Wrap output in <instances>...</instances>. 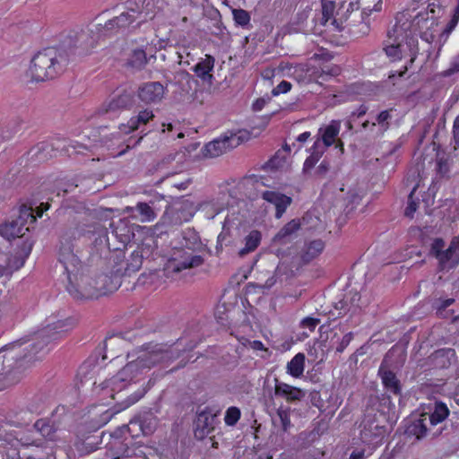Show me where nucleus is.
<instances>
[{
	"instance_id": "f03ea898",
	"label": "nucleus",
	"mask_w": 459,
	"mask_h": 459,
	"mask_svg": "<svg viewBox=\"0 0 459 459\" xmlns=\"http://www.w3.org/2000/svg\"><path fill=\"white\" fill-rule=\"evenodd\" d=\"M395 24L387 32V39L383 43V51L390 62L404 61L400 70H392L389 79L402 78L415 62L419 55V40L412 22L406 14L400 13L395 17Z\"/></svg>"
},
{
	"instance_id": "4468645a",
	"label": "nucleus",
	"mask_w": 459,
	"mask_h": 459,
	"mask_svg": "<svg viewBox=\"0 0 459 459\" xmlns=\"http://www.w3.org/2000/svg\"><path fill=\"white\" fill-rule=\"evenodd\" d=\"M204 264L203 256L194 255L185 249H178L174 251L171 258L165 266L168 273H180L182 270L195 268Z\"/></svg>"
},
{
	"instance_id": "412c9836",
	"label": "nucleus",
	"mask_w": 459,
	"mask_h": 459,
	"mask_svg": "<svg viewBox=\"0 0 459 459\" xmlns=\"http://www.w3.org/2000/svg\"><path fill=\"white\" fill-rule=\"evenodd\" d=\"M56 427L48 419H39L35 421L33 428L24 435H32L44 439L48 444H52L56 440Z\"/></svg>"
},
{
	"instance_id": "9b49d317",
	"label": "nucleus",
	"mask_w": 459,
	"mask_h": 459,
	"mask_svg": "<svg viewBox=\"0 0 459 459\" xmlns=\"http://www.w3.org/2000/svg\"><path fill=\"white\" fill-rule=\"evenodd\" d=\"M111 231L108 233L106 229L101 230V237L105 239L106 245L110 251L117 252V258L122 255V249L131 242L134 237L133 225L126 219L110 223Z\"/></svg>"
},
{
	"instance_id": "2eb2a0df",
	"label": "nucleus",
	"mask_w": 459,
	"mask_h": 459,
	"mask_svg": "<svg viewBox=\"0 0 459 459\" xmlns=\"http://www.w3.org/2000/svg\"><path fill=\"white\" fill-rule=\"evenodd\" d=\"M124 250L125 249H122V256L120 258H117V252H115L109 258V261H112L114 268L121 270V274L123 276H130L141 269L143 265V255L141 250L136 249L132 252L128 259H125Z\"/></svg>"
},
{
	"instance_id": "393cba45",
	"label": "nucleus",
	"mask_w": 459,
	"mask_h": 459,
	"mask_svg": "<svg viewBox=\"0 0 459 459\" xmlns=\"http://www.w3.org/2000/svg\"><path fill=\"white\" fill-rule=\"evenodd\" d=\"M215 65V58L212 55L206 54L204 58H201L193 67L192 71L203 82H211L213 78L212 71Z\"/></svg>"
},
{
	"instance_id": "f704fd0d",
	"label": "nucleus",
	"mask_w": 459,
	"mask_h": 459,
	"mask_svg": "<svg viewBox=\"0 0 459 459\" xmlns=\"http://www.w3.org/2000/svg\"><path fill=\"white\" fill-rule=\"evenodd\" d=\"M147 62L148 60L145 51L142 48H136L132 51L128 57L127 65L132 68L141 70L146 65Z\"/></svg>"
},
{
	"instance_id": "69168bd1",
	"label": "nucleus",
	"mask_w": 459,
	"mask_h": 459,
	"mask_svg": "<svg viewBox=\"0 0 459 459\" xmlns=\"http://www.w3.org/2000/svg\"><path fill=\"white\" fill-rule=\"evenodd\" d=\"M277 74L276 68H266L263 71L262 76L265 79H271Z\"/></svg>"
},
{
	"instance_id": "de8ad7c7",
	"label": "nucleus",
	"mask_w": 459,
	"mask_h": 459,
	"mask_svg": "<svg viewBox=\"0 0 459 459\" xmlns=\"http://www.w3.org/2000/svg\"><path fill=\"white\" fill-rule=\"evenodd\" d=\"M335 2H336L335 0L328 1V2L322 0V13H323V18L325 20V22H327L329 19H331L333 16V9H334Z\"/></svg>"
},
{
	"instance_id": "f257e3e1",
	"label": "nucleus",
	"mask_w": 459,
	"mask_h": 459,
	"mask_svg": "<svg viewBox=\"0 0 459 459\" xmlns=\"http://www.w3.org/2000/svg\"><path fill=\"white\" fill-rule=\"evenodd\" d=\"M199 341L190 340L187 342L186 335L180 337L178 342L170 347L164 344L143 345V350L135 359L130 360L116 376L105 380L99 387L98 394L102 399L109 398L122 400L119 409L116 412L125 410L140 400L143 395V392L140 391L126 396L121 394L132 383L140 380V376L146 370L151 369L159 364L167 363L168 361L178 358L181 351H190L195 349Z\"/></svg>"
},
{
	"instance_id": "c756f323",
	"label": "nucleus",
	"mask_w": 459,
	"mask_h": 459,
	"mask_svg": "<svg viewBox=\"0 0 459 459\" xmlns=\"http://www.w3.org/2000/svg\"><path fill=\"white\" fill-rule=\"evenodd\" d=\"M379 374L385 389L394 395H400L402 385L396 375L391 370H379Z\"/></svg>"
},
{
	"instance_id": "8fccbe9b",
	"label": "nucleus",
	"mask_w": 459,
	"mask_h": 459,
	"mask_svg": "<svg viewBox=\"0 0 459 459\" xmlns=\"http://www.w3.org/2000/svg\"><path fill=\"white\" fill-rule=\"evenodd\" d=\"M292 88V84L288 81H281L276 87L272 90L273 96H278L289 92Z\"/></svg>"
},
{
	"instance_id": "0eeeda50",
	"label": "nucleus",
	"mask_w": 459,
	"mask_h": 459,
	"mask_svg": "<svg viewBox=\"0 0 459 459\" xmlns=\"http://www.w3.org/2000/svg\"><path fill=\"white\" fill-rule=\"evenodd\" d=\"M49 207L48 203H41L36 209V214H34V210L31 206L22 204L15 220L0 225V236L8 240L23 237L27 231L30 230V226L36 222L37 218H41Z\"/></svg>"
},
{
	"instance_id": "a878e982",
	"label": "nucleus",
	"mask_w": 459,
	"mask_h": 459,
	"mask_svg": "<svg viewBox=\"0 0 459 459\" xmlns=\"http://www.w3.org/2000/svg\"><path fill=\"white\" fill-rule=\"evenodd\" d=\"M154 118L152 109L144 108L136 116L132 117L126 125H121L119 129L125 134H130L137 130L142 125H146Z\"/></svg>"
},
{
	"instance_id": "a19ab883",
	"label": "nucleus",
	"mask_w": 459,
	"mask_h": 459,
	"mask_svg": "<svg viewBox=\"0 0 459 459\" xmlns=\"http://www.w3.org/2000/svg\"><path fill=\"white\" fill-rule=\"evenodd\" d=\"M241 416L240 410L236 406H231L227 409L224 417V422L227 426H234L239 420Z\"/></svg>"
},
{
	"instance_id": "6e6d98bb",
	"label": "nucleus",
	"mask_w": 459,
	"mask_h": 459,
	"mask_svg": "<svg viewBox=\"0 0 459 459\" xmlns=\"http://www.w3.org/2000/svg\"><path fill=\"white\" fill-rule=\"evenodd\" d=\"M115 412H112L109 410H105L104 411H101L100 415V420L96 421L98 428L106 425L111 420Z\"/></svg>"
},
{
	"instance_id": "b1692460",
	"label": "nucleus",
	"mask_w": 459,
	"mask_h": 459,
	"mask_svg": "<svg viewBox=\"0 0 459 459\" xmlns=\"http://www.w3.org/2000/svg\"><path fill=\"white\" fill-rule=\"evenodd\" d=\"M274 394L284 398L288 403L300 401L305 396L302 389L280 382L278 379H275Z\"/></svg>"
},
{
	"instance_id": "72a5a7b5",
	"label": "nucleus",
	"mask_w": 459,
	"mask_h": 459,
	"mask_svg": "<svg viewBox=\"0 0 459 459\" xmlns=\"http://www.w3.org/2000/svg\"><path fill=\"white\" fill-rule=\"evenodd\" d=\"M305 355L304 353H297L288 363H287V373L291 377L298 378L303 375L305 368Z\"/></svg>"
},
{
	"instance_id": "cd10ccee",
	"label": "nucleus",
	"mask_w": 459,
	"mask_h": 459,
	"mask_svg": "<svg viewBox=\"0 0 459 459\" xmlns=\"http://www.w3.org/2000/svg\"><path fill=\"white\" fill-rule=\"evenodd\" d=\"M382 6L383 0H358L355 3L351 2L349 4L347 12H353L354 10L361 8L362 14L369 16L374 12L382 11Z\"/></svg>"
},
{
	"instance_id": "c85d7f7f",
	"label": "nucleus",
	"mask_w": 459,
	"mask_h": 459,
	"mask_svg": "<svg viewBox=\"0 0 459 459\" xmlns=\"http://www.w3.org/2000/svg\"><path fill=\"white\" fill-rule=\"evenodd\" d=\"M325 249V242L321 239H315L307 243L301 251L300 258L303 263L308 264L316 258Z\"/></svg>"
},
{
	"instance_id": "4be33fe9",
	"label": "nucleus",
	"mask_w": 459,
	"mask_h": 459,
	"mask_svg": "<svg viewBox=\"0 0 459 459\" xmlns=\"http://www.w3.org/2000/svg\"><path fill=\"white\" fill-rule=\"evenodd\" d=\"M300 227L301 223L299 219H293L287 222L273 238V246L281 247L290 244Z\"/></svg>"
},
{
	"instance_id": "680f3d73",
	"label": "nucleus",
	"mask_w": 459,
	"mask_h": 459,
	"mask_svg": "<svg viewBox=\"0 0 459 459\" xmlns=\"http://www.w3.org/2000/svg\"><path fill=\"white\" fill-rule=\"evenodd\" d=\"M329 167H330L329 162L326 160H323L317 167L316 173L318 176H323L329 170Z\"/></svg>"
},
{
	"instance_id": "f3484780",
	"label": "nucleus",
	"mask_w": 459,
	"mask_h": 459,
	"mask_svg": "<svg viewBox=\"0 0 459 459\" xmlns=\"http://www.w3.org/2000/svg\"><path fill=\"white\" fill-rule=\"evenodd\" d=\"M239 143L240 138L237 134L223 135L206 143L203 149V153L205 157L216 158L237 147Z\"/></svg>"
},
{
	"instance_id": "6e6552de",
	"label": "nucleus",
	"mask_w": 459,
	"mask_h": 459,
	"mask_svg": "<svg viewBox=\"0 0 459 459\" xmlns=\"http://www.w3.org/2000/svg\"><path fill=\"white\" fill-rule=\"evenodd\" d=\"M341 131V120L333 119L325 126L318 129V134L312 146L307 149L309 155L303 164V171L307 173L315 168L323 157L327 148L333 146L339 138Z\"/></svg>"
},
{
	"instance_id": "338daca9",
	"label": "nucleus",
	"mask_w": 459,
	"mask_h": 459,
	"mask_svg": "<svg viewBox=\"0 0 459 459\" xmlns=\"http://www.w3.org/2000/svg\"><path fill=\"white\" fill-rule=\"evenodd\" d=\"M449 71L451 74L459 72V54L452 61Z\"/></svg>"
},
{
	"instance_id": "09e8293b",
	"label": "nucleus",
	"mask_w": 459,
	"mask_h": 459,
	"mask_svg": "<svg viewBox=\"0 0 459 459\" xmlns=\"http://www.w3.org/2000/svg\"><path fill=\"white\" fill-rule=\"evenodd\" d=\"M445 247V241L441 238H437L433 240L430 247V254L436 258L440 255Z\"/></svg>"
},
{
	"instance_id": "a18cd8bd",
	"label": "nucleus",
	"mask_w": 459,
	"mask_h": 459,
	"mask_svg": "<svg viewBox=\"0 0 459 459\" xmlns=\"http://www.w3.org/2000/svg\"><path fill=\"white\" fill-rule=\"evenodd\" d=\"M277 415L281 420L283 430H287L290 427V409L280 407L277 410Z\"/></svg>"
},
{
	"instance_id": "c03bdc74",
	"label": "nucleus",
	"mask_w": 459,
	"mask_h": 459,
	"mask_svg": "<svg viewBox=\"0 0 459 459\" xmlns=\"http://www.w3.org/2000/svg\"><path fill=\"white\" fill-rule=\"evenodd\" d=\"M296 69V65H292L289 62H281L276 67L277 74H281L282 76L292 77L294 79V72Z\"/></svg>"
},
{
	"instance_id": "e433bc0d",
	"label": "nucleus",
	"mask_w": 459,
	"mask_h": 459,
	"mask_svg": "<svg viewBox=\"0 0 459 459\" xmlns=\"http://www.w3.org/2000/svg\"><path fill=\"white\" fill-rule=\"evenodd\" d=\"M193 216L194 212L192 211V204L188 202L182 203L179 208L175 209V212L173 214L175 222L178 224L189 221Z\"/></svg>"
},
{
	"instance_id": "6ab92c4d",
	"label": "nucleus",
	"mask_w": 459,
	"mask_h": 459,
	"mask_svg": "<svg viewBox=\"0 0 459 459\" xmlns=\"http://www.w3.org/2000/svg\"><path fill=\"white\" fill-rule=\"evenodd\" d=\"M126 438L124 441L114 440L110 443V447L107 452L108 459H120V458H130V457H138L140 454H143L141 447L142 446H129V442H126Z\"/></svg>"
},
{
	"instance_id": "774afa93",
	"label": "nucleus",
	"mask_w": 459,
	"mask_h": 459,
	"mask_svg": "<svg viewBox=\"0 0 459 459\" xmlns=\"http://www.w3.org/2000/svg\"><path fill=\"white\" fill-rule=\"evenodd\" d=\"M361 128L363 130H368V131H374L375 129V124L373 121H369V120H365L362 124H361Z\"/></svg>"
},
{
	"instance_id": "e2e57ef3",
	"label": "nucleus",
	"mask_w": 459,
	"mask_h": 459,
	"mask_svg": "<svg viewBox=\"0 0 459 459\" xmlns=\"http://www.w3.org/2000/svg\"><path fill=\"white\" fill-rule=\"evenodd\" d=\"M458 20H459V2H458L457 6L455 9L452 19L449 22V29L454 28L456 25V23L458 22Z\"/></svg>"
},
{
	"instance_id": "0e129e2a",
	"label": "nucleus",
	"mask_w": 459,
	"mask_h": 459,
	"mask_svg": "<svg viewBox=\"0 0 459 459\" xmlns=\"http://www.w3.org/2000/svg\"><path fill=\"white\" fill-rule=\"evenodd\" d=\"M365 449L355 450L351 455L349 459H366Z\"/></svg>"
},
{
	"instance_id": "1a4fd4ad",
	"label": "nucleus",
	"mask_w": 459,
	"mask_h": 459,
	"mask_svg": "<svg viewBox=\"0 0 459 459\" xmlns=\"http://www.w3.org/2000/svg\"><path fill=\"white\" fill-rule=\"evenodd\" d=\"M77 325L72 316L64 319L49 320L48 323L36 333V342L31 345V351L36 357L40 351L52 342H56L67 335Z\"/></svg>"
},
{
	"instance_id": "39448f33",
	"label": "nucleus",
	"mask_w": 459,
	"mask_h": 459,
	"mask_svg": "<svg viewBox=\"0 0 459 459\" xmlns=\"http://www.w3.org/2000/svg\"><path fill=\"white\" fill-rule=\"evenodd\" d=\"M76 238V230H70L65 232L60 239L58 249V261L64 266L65 273L68 280L66 290L72 285L78 286L80 282H84V275L81 273L82 262L78 255V251H74V241Z\"/></svg>"
},
{
	"instance_id": "37998d69",
	"label": "nucleus",
	"mask_w": 459,
	"mask_h": 459,
	"mask_svg": "<svg viewBox=\"0 0 459 459\" xmlns=\"http://www.w3.org/2000/svg\"><path fill=\"white\" fill-rule=\"evenodd\" d=\"M136 209L139 214L142 216V221H151L156 217L153 210L147 203H138Z\"/></svg>"
},
{
	"instance_id": "ddd939ff",
	"label": "nucleus",
	"mask_w": 459,
	"mask_h": 459,
	"mask_svg": "<svg viewBox=\"0 0 459 459\" xmlns=\"http://www.w3.org/2000/svg\"><path fill=\"white\" fill-rule=\"evenodd\" d=\"M22 446L28 451L23 453L25 459H56L55 447L44 439L32 435H22L20 437Z\"/></svg>"
},
{
	"instance_id": "3c124183",
	"label": "nucleus",
	"mask_w": 459,
	"mask_h": 459,
	"mask_svg": "<svg viewBox=\"0 0 459 459\" xmlns=\"http://www.w3.org/2000/svg\"><path fill=\"white\" fill-rule=\"evenodd\" d=\"M319 323H320V319L319 318H316V317H312V316H307V317H305V318H303L301 320L300 325L303 328H307L311 332H313Z\"/></svg>"
},
{
	"instance_id": "20e7f679",
	"label": "nucleus",
	"mask_w": 459,
	"mask_h": 459,
	"mask_svg": "<svg viewBox=\"0 0 459 459\" xmlns=\"http://www.w3.org/2000/svg\"><path fill=\"white\" fill-rule=\"evenodd\" d=\"M123 275L121 270L114 268L111 264V269L108 273L99 274L94 281V286L88 282V278L84 276V282H80L78 286L72 285L68 288L69 294L76 299H97L112 293L118 290L121 286Z\"/></svg>"
},
{
	"instance_id": "c9c22d12",
	"label": "nucleus",
	"mask_w": 459,
	"mask_h": 459,
	"mask_svg": "<svg viewBox=\"0 0 459 459\" xmlns=\"http://www.w3.org/2000/svg\"><path fill=\"white\" fill-rule=\"evenodd\" d=\"M394 108H388L380 111L375 117V127L378 126V130L384 134L386 132L391 126V120L393 118Z\"/></svg>"
},
{
	"instance_id": "2f4dec72",
	"label": "nucleus",
	"mask_w": 459,
	"mask_h": 459,
	"mask_svg": "<svg viewBox=\"0 0 459 459\" xmlns=\"http://www.w3.org/2000/svg\"><path fill=\"white\" fill-rule=\"evenodd\" d=\"M429 426H437L444 421L449 415V409L444 403H437L434 411L430 413H423Z\"/></svg>"
},
{
	"instance_id": "49530a36",
	"label": "nucleus",
	"mask_w": 459,
	"mask_h": 459,
	"mask_svg": "<svg viewBox=\"0 0 459 459\" xmlns=\"http://www.w3.org/2000/svg\"><path fill=\"white\" fill-rule=\"evenodd\" d=\"M126 428L132 437H138L140 433L144 434L142 422L139 420H130Z\"/></svg>"
},
{
	"instance_id": "4c0bfd02",
	"label": "nucleus",
	"mask_w": 459,
	"mask_h": 459,
	"mask_svg": "<svg viewBox=\"0 0 459 459\" xmlns=\"http://www.w3.org/2000/svg\"><path fill=\"white\" fill-rule=\"evenodd\" d=\"M136 12L131 10L129 12H124L120 15L114 17L112 19V22H117V28L125 30L136 21Z\"/></svg>"
},
{
	"instance_id": "473e14b6",
	"label": "nucleus",
	"mask_w": 459,
	"mask_h": 459,
	"mask_svg": "<svg viewBox=\"0 0 459 459\" xmlns=\"http://www.w3.org/2000/svg\"><path fill=\"white\" fill-rule=\"evenodd\" d=\"M262 241V233L257 230H251L244 238L245 247L238 251L239 256L254 252Z\"/></svg>"
},
{
	"instance_id": "603ef678",
	"label": "nucleus",
	"mask_w": 459,
	"mask_h": 459,
	"mask_svg": "<svg viewBox=\"0 0 459 459\" xmlns=\"http://www.w3.org/2000/svg\"><path fill=\"white\" fill-rule=\"evenodd\" d=\"M352 339H353V333L351 332L344 334L343 337L342 338L340 343L336 347V351L340 352V353L343 352V351L349 346V344L351 343Z\"/></svg>"
},
{
	"instance_id": "f8f14e48",
	"label": "nucleus",
	"mask_w": 459,
	"mask_h": 459,
	"mask_svg": "<svg viewBox=\"0 0 459 459\" xmlns=\"http://www.w3.org/2000/svg\"><path fill=\"white\" fill-rule=\"evenodd\" d=\"M100 39L102 38L96 25H92V27L70 31L64 45L70 49L74 48L78 55H87L96 48Z\"/></svg>"
},
{
	"instance_id": "864d4df0",
	"label": "nucleus",
	"mask_w": 459,
	"mask_h": 459,
	"mask_svg": "<svg viewBox=\"0 0 459 459\" xmlns=\"http://www.w3.org/2000/svg\"><path fill=\"white\" fill-rule=\"evenodd\" d=\"M64 149L69 153H83V151L89 150V147L83 143L64 145Z\"/></svg>"
},
{
	"instance_id": "aec40b11",
	"label": "nucleus",
	"mask_w": 459,
	"mask_h": 459,
	"mask_svg": "<svg viewBox=\"0 0 459 459\" xmlns=\"http://www.w3.org/2000/svg\"><path fill=\"white\" fill-rule=\"evenodd\" d=\"M261 197L267 203L274 205L276 219H281L292 203L291 197L274 190L263 191Z\"/></svg>"
},
{
	"instance_id": "58836bf2",
	"label": "nucleus",
	"mask_w": 459,
	"mask_h": 459,
	"mask_svg": "<svg viewBox=\"0 0 459 459\" xmlns=\"http://www.w3.org/2000/svg\"><path fill=\"white\" fill-rule=\"evenodd\" d=\"M96 29H98L102 39L122 31L121 29L117 28V22H112V19L106 22L104 25L96 24Z\"/></svg>"
},
{
	"instance_id": "ea45409f",
	"label": "nucleus",
	"mask_w": 459,
	"mask_h": 459,
	"mask_svg": "<svg viewBox=\"0 0 459 459\" xmlns=\"http://www.w3.org/2000/svg\"><path fill=\"white\" fill-rule=\"evenodd\" d=\"M232 15L235 24L241 27H246L250 23V13L241 8L232 9Z\"/></svg>"
},
{
	"instance_id": "4d7b16f0",
	"label": "nucleus",
	"mask_w": 459,
	"mask_h": 459,
	"mask_svg": "<svg viewBox=\"0 0 459 459\" xmlns=\"http://www.w3.org/2000/svg\"><path fill=\"white\" fill-rule=\"evenodd\" d=\"M368 107L365 104H361L351 113L350 117L356 120L358 118L364 117L368 113Z\"/></svg>"
},
{
	"instance_id": "7ed1b4c3",
	"label": "nucleus",
	"mask_w": 459,
	"mask_h": 459,
	"mask_svg": "<svg viewBox=\"0 0 459 459\" xmlns=\"http://www.w3.org/2000/svg\"><path fill=\"white\" fill-rule=\"evenodd\" d=\"M68 64L69 58L65 51L47 48L34 55L27 73L33 82H46L63 74Z\"/></svg>"
},
{
	"instance_id": "13d9d810",
	"label": "nucleus",
	"mask_w": 459,
	"mask_h": 459,
	"mask_svg": "<svg viewBox=\"0 0 459 459\" xmlns=\"http://www.w3.org/2000/svg\"><path fill=\"white\" fill-rule=\"evenodd\" d=\"M310 136L311 133L309 131L303 132L297 136L296 141L299 143V144L297 147L296 152L302 148L303 143H306L310 138Z\"/></svg>"
},
{
	"instance_id": "bb28decb",
	"label": "nucleus",
	"mask_w": 459,
	"mask_h": 459,
	"mask_svg": "<svg viewBox=\"0 0 459 459\" xmlns=\"http://www.w3.org/2000/svg\"><path fill=\"white\" fill-rule=\"evenodd\" d=\"M429 427L426 416L421 413L419 418L411 420L406 426L405 432L409 436H414L417 439H420L427 435Z\"/></svg>"
},
{
	"instance_id": "052dcab7",
	"label": "nucleus",
	"mask_w": 459,
	"mask_h": 459,
	"mask_svg": "<svg viewBox=\"0 0 459 459\" xmlns=\"http://www.w3.org/2000/svg\"><path fill=\"white\" fill-rule=\"evenodd\" d=\"M265 104H266V100L264 98H259L253 102L252 109L254 111H260L264 108Z\"/></svg>"
},
{
	"instance_id": "423d86ee",
	"label": "nucleus",
	"mask_w": 459,
	"mask_h": 459,
	"mask_svg": "<svg viewBox=\"0 0 459 459\" xmlns=\"http://www.w3.org/2000/svg\"><path fill=\"white\" fill-rule=\"evenodd\" d=\"M359 439L371 450L380 446L389 433L386 415L383 411H367L359 425Z\"/></svg>"
},
{
	"instance_id": "dca6fc26",
	"label": "nucleus",
	"mask_w": 459,
	"mask_h": 459,
	"mask_svg": "<svg viewBox=\"0 0 459 459\" xmlns=\"http://www.w3.org/2000/svg\"><path fill=\"white\" fill-rule=\"evenodd\" d=\"M134 102V92L131 89L117 88L103 105L105 113L129 109Z\"/></svg>"
},
{
	"instance_id": "7c9ffc66",
	"label": "nucleus",
	"mask_w": 459,
	"mask_h": 459,
	"mask_svg": "<svg viewBox=\"0 0 459 459\" xmlns=\"http://www.w3.org/2000/svg\"><path fill=\"white\" fill-rule=\"evenodd\" d=\"M217 413L213 412L209 407H205L204 410L197 414L196 425L198 429H201L203 432L209 434L214 429V420Z\"/></svg>"
},
{
	"instance_id": "5701e85b",
	"label": "nucleus",
	"mask_w": 459,
	"mask_h": 459,
	"mask_svg": "<svg viewBox=\"0 0 459 459\" xmlns=\"http://www.w3.org/2000/svg\"><path fill=\"white\" fill-rule=\"evenodd\" d=\"M437 259L441 271L455 267L459 263V243L453 239L448 248L443 250Z\"/></svg>"
},
{
	"instance_id": "9d476101",
	"label": "nucleus",
	"mask_w": 459,
	"mask_h": 459,
	"mask_svg": "<svg viewBox=\"0 0 459 459\" xmlns=\"http://www.w3.org/2000/svg\"><path fill=\"white\" fill-rule=\"evenodd\" d=\"M341 74V67L337 65L327 64L323 65H312L308 63L297 64L294 72V79L302 84L317 83L323 85L333 77Z\"/></svg>"
},
{
	"instance_id": "5fc2aeb1",
	"label": "nucleus",
	"mask_w": 459,
	"mask_h": 459,
	"mask_svg": "<svg viewBox=\"0 0 459 459\" xmlns=\"http://www.w3.org/2000/svg\"><path fill=\"white\" fill-rule=\"evenodd\" d=\"M437 170L441 176H445L449 172L448 160L446 158H439L437 160Z\"/></svg>"
},
{
	"instance_id": "79ce46f5",
	"label": "nucleus",
	"mask_w": 459,
	"mask_h": 459,
	"mask_svg": "<svg viewBox=\"0 0 459 459\" xmlns=\"http://www.w3.org/2000/svg\"><path fill=\"white\" fill-rule=\"evenodd\" d=\"M418 185L415 186L412 190L411 191L409 196H408V203L407 206L404 210V215L408 218H413L415 212L418 209L419 202L414 199V194L417 190Z\"/></svg>"
},
{
	"instance_id": "a211bd4d",
	"label": "nucleus",
	"mask_w": 459,
	"mask_h": 459,
	"mask_svg": "<svg viewBox=\"0 0 459 459\" xmlns=\"http://www.w3.org/2000/svg\"><path fill=\"white\" fill-rule=\"evenodd\" d=\"M164 93L165 88L159 82H144L137 91L139 100L145 104L159 103L163 99Z\"/></svg>"
},
{
	"instance_id": "bf43d9fd",
	"label": "nucleus",
	"mask_w": 459,
	"mask_h": 459,
	"mask_svg": "<svg viewBox=\"0 0 459 459\" xmlns=\"http://www.w3.org/2000/svg\"><path fill=\"white\" fill-rule=\"evenodd\" d=\"M333 55L328 52V51H321V53H315L313 56H312V59H322V60H325V61H329L333 58Z\"/></svg>"
}]
</instances>
